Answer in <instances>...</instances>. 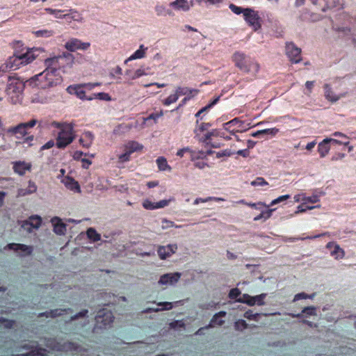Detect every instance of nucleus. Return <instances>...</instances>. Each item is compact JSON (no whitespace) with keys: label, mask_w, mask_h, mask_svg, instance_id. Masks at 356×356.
Segmentation results:
<instances>
[{"label":"nucleus","mask_w":356,"mask_h":356,"mask_svg":"<svg viewBox=\"0 0 356 356\" xmlns=\"http://www.w3.org/2000/svg\"><path fill=\"white\" fill-rule=\"evenodd\" d=\"M63 81L60 74H54L49 70H44L31 79V83L41 89H48L60 84Z\"/></svg>","instance_id":"nucleus-1"},{"label":"nucleus","mask_w":356,"mask_h":356,"mask_svg":"<svg viewBox=\"0 0 356 356\" xmlns=\"http://www.w3.org/2000/svg\"><path fill=\"white\" fill-rule=\"evenodd\" d=\"M52 124L60 129L56 142V145L58 148L64 149L72 143L75 138L74 125L72 124L54 122Z\"/></svg>","instance_id":"nucleus-2"},{"label":"nucleus","mask_w":356,"mask_h":356,"mask_svg":"<svg viewBox=\"0 0 356 356\" xmlns=\"http://www.w3.org/2000/svg\"><path fill=\"white\" fill-rule=\"evenodd\" d=\"M36 58L34 50L26 49L24 53H15L10 56L5 63V68L9 70H15L22 65H26L33 62Z\"/></svg>","instance_id":"nucleus-3"},{"label":"nucleus","mask_w":356,"mask_h":356,"mask_svg":"<svg viewBox=\"0 0 356 356\" xmlns=\"http://www.w3.org/2000/svg\"><path fill=\"white\" fill-rule=\"evenodd\" d=\"M235 65L245 73L255 75L259 70V65L250 56L241 51H236L232 56Z\"/></svg>","instance_id":"nucleus-4"},{"label":"nucleus","mask_w":356,"mask_h":356,"mask_svg":"<svg viewBox=\"0 0 356 356\" xmlns=\"http://www.w3.org/2000/svg\"><path fill=\"white\" fill-rule=\"evenodd\" d=\"M24 87L23 81L17 78L9 77L6 93L12 104H15L22 100V94Z\"/></svg>","instance_id":"nucleus-5"},{"label":"nucleus","mask_w":356,"mask_h":356,"mask_svg":"<svg viewBox=\"0 0 356 356\" xmlns=\"http://www.w3.org/2000/svg\"><path fill=\"white\" fill-rule=\"evenodd\" d=\"M243 18L249 26L257 31L261 27V18L259 15L258 11L252 8H246L243 13Z\"/></svg>","instance_id":"nucleus-6"},{"label":"nucleus","mask_w":356,"mask_h":356,"mask_svg":"<svg viewBox=\"0 0 356 356\" xmlns=\"http://www.w3.org/2000/svg\"><path fill=\"white\" fill-rule=\"evenodd\" d=\"M113 319L114 316L110 310L106 308L99 309L95 316L97 327L100 329H106L107 326L111 325L113 322Z\"/></svg>","instance_id":"nucleus-7"},{"label":"nucleus","mask_w":356,"mask_h":356,"mask_svg":"<svg viewBox=\"0 0 356 356\" xmlns=\"http://www.w3.org/2000/svg\"><path fill=\"white\" fill-rule=\"evenodd\" d=\"M44 10L46 13L50 15H54L56 18L58 19L70 18L77 21L80 18V14L74 9L60 10L53 9L51 8H44Z\"/></svg>","instance_id":"nucleus-8"},{"label":"nucleus","mask_w":356,"mask_h":356,"mask_svg":"<svg viewBox=\"0 0 356 356\" xmlns=\"http://www.w3.org/2000/svg\"><path fill=\"white\" fill-rule=\"evenodd\" d=\"M36 124H38L39 127L41 126V122H39L36 119H31L30 121L27 122L20 123L16 127L11 129V131L17 135V137H23L29 135L30 133L29 131V129L34 127Z\"/></svg>","instance_id":"nucleus-9"},{"label":"nucleus","mask_w":356,"mask_h":356,"mask_svg":"<svg viewBox=\"0 0 356 356\" xmlns=\"http://www.w3.org/2000/svg\"><path fill=\"white\" fill-rule=\"evenodd\" d=\"M305 0H296V6H301L305 3ZM312 3L319 6V9L325 12L327 9L336 7L339 4L338 0H311Z\"/></svg>","instance_id":"nucleus-10"},{"label":"nucleus","mask_w":356,"mask_h":356,"mask_svg":"<svg viewBox=\"0 0 356 356\" xmlns=\"http://www.w3.org/2000/svg\"><path fill=\"white\" fill-rule=\"evenodd\" d=\"M65 58L63 56H54L45 60V70H49L54 74H59L58 71L63 67Z\"/></svg>","instance_id":"nucleus-11"},{"label":"nucleus","mask_w":356,"mask_h":356,"mask_svg":"<svg viewBox=\"0 0 356 356\" xmlns=\"http://www.w3.org/2000/svg\"><path fill=\"white\" fill-rule=\"evenodd\" d=\"M286 54L289 60L294 63H298L302 60L301 49L293 42L286 44Z\"/></svg>","instance_id":"nucleus-12"},{"label":"nucleus","mask_w":356,"mask_h":356,"mask_svg":"<svg viewBox=\"0 0 356 356\" xmlns=\"http://www.w3.org/2000/svg\"><path fill=\"white\" fill-rule=\"evenodd\" d=\"M90 47V42H83L77 38L69 40L65 44V47L70 51L76 50H86Z\"/></svg>","instance_id":"nucleus-13"},{"label":"nucleus","mask_w":356,"mask_h":356,"mask_svg":"<svg viewBox=\"0 0 356 356\" xmlns=\"http://www.w3.org/2000/svg\"><path fill=\"white\" fill-rule=\"evenodd\" d=\"M67 91L72 95H75L78 98L82 100H92L93 97L86 96L85 88L82 84L71 85L67 87Z\"/></svg>","instance_id":"nucleus-14"},{"label":"nucleus","mask_w":356,"mask_h":356,"mask_svg":"<svg viewBox=\"0 0 356 356\" xmlns=\"http://www.w3.org/2000/svg\"><path fill=\"white\" fill-rule=\"evenodd\" d=\"M177 250V244H169L168 245H160L158 248L157 253L161 259H165L175 253Z\"/></svg>","instance_id":"nucleus-15"},{"label":"nucleus","mask_w":356,"mask_h":356,"mask_svg":"<svg viewBox=\"0 0 356 356\" xmlns=\"http://www.w3.org/2000/svg\"><path fill=\"white\" fill-rule=\"evenodd\" d=\"M12 164L14 172L20 176L24 175L27 171L30 172L32 168L31 163L25 161H14Z\"/></svg>","instance_id":"nucleus-16"},{"label":"nucleus","mask_w":356,"mask_h":356,"mask_svg":"<svg viewBox=\"0 0 356 356\" xmlns=\"http://www.w3.org/2000/svg\"><path fill=\"white\" fill-rule=\"evenodd\" d=\"M181 274L180 273H166L160 277L159 284L161 285L176 284L180 279Z\"/></svg>","instance_id":"nucleus-17"},{"label":"nucleus","mask_w":356,"mask_h":356,"mask_svg":"<svg viewBox=\"0 0 356 356\" xmlns=\"http://www.w3.org/2000/svg\"><path fill=\"white\" fill-rule=\"evenodd\" d=\"M171 200H162L157 202H152L149 200H145L143 202V207L148 210H153L163 208L169 204Z\"/></svg>","instance_id":"nucleus-18"},{"label":"nucleus","mask_w":356,"mask_h":356,"mask_svg":"<svg viewBox=\"0 0 356 356\" xmlns=\"http://www.w3.org/2000/svg\"><path fill=\"white\" fill-rule=\"evenodd\" d=\"M94 135L90 131H85L79 138L80 145L85 148H89L94 140Z\"/></svg>","instance_id":"nucleus-19"},{"label":"nucleus","mask_w":356,"mask_h":356,"mask_svg":"<svg viewBox=\"0 0 356 356\" xmlns=\"http://www.w3.org/2000/svg\"><path fill=\"white\" fill-rule=\"evenodd\" d=\"M51 222L54 225V231L56 234L59 235L65 234L66 232V225L61 221L60 218L58 217H54L51 219Z\"/></svg>","instance_id":"nucleus-20"},{"label":"nucleus","mask_w":356,"mask_h":356,"mask_svg":"<svg viewBox=\"0 0 356 356\" xmlns=\"http://www.w3.org/2000/svg\"><path fill=\"white\" fill-rule=\"evenodd\" d=\"M68 312H72V309L70 308L67 309H51L50 311H46L43 313L40 314V316H45L47 318H55L57 316H60Z\"/></svg>","instance_id":"nucleus-21"},{"label":"nucleus","mask_w":356,"mask_h":356,"mask_svg":"<svg viewBox=\"0 0 356 356\" xmlns=\"http://www.w3.org/2000/svg\"><path fill=\"white\" fill-rule=\"evenodd\" d=\"M327 248H334V250L331 251V255L334 257L336 259H339L343 258L345 255L344 250L340 248L338 244H336L332 242H330L327 244Z\"/></svg>","instance_id":"nucleus-22"},{"label":"nucleus","mask_w":356,"mask_h":356,"mask_svg":"<svg viewBox=\"0 0 356 356\" xmlns=\"http://www.w3.org/2000/svg\"><path fill=\"white\" fill-rule=\"evenodd\" d=\"M63 182L67 188L74 192L81 191L80 186L74 179L70 177H66L63 179Z\"/></svg>","instance_id":"nucleus-23"},{"label":"nucleus","mask_w":356,"mask_h":356,"mask_svg":"<svg viewBox=\"0 0 356 356\" xmlns=\"http://www.w3.org/2000/svg\"><path fill=\"white\" fill-rule=\"evenodd\" d=\"M7 248L9 250H13L14 251L21 250L22 252H24L26 254L28 255L31 254L33 251L32 247L20 243H10L7 245Z\"/></svg>","instance_id":"nucleus-24"},{"label":"nucleus","mask_w":356,"mask_h":356,"mask_svg":"<svg viewBox=\"0 0 356 356\" xmlns=\"http://www.w3.org/2000/svg\"><path fill=\"white\" fill-rule=\"evenodd\" d=\"M329 140H330L328 138H325L318 145V152L321 158L325 157L328 154L330 149Z\"/></svg>","instance_id":"nucleus-25"},{"label":"nucleus","mask_w":356,"mask_h":356,"mask_svg":"<svg viewBox=\"0 0 356 356\" xmlns=\"http://www.w3.org/2000/svg\"><path fill=\"white\" fill-rule=\"evenodd\" d=\"M279 132V129L277 128H270L262 130L257 131L252 133L251 135L254 138H260L264 135H270V136H275Z\"/></svg>","instance_id":"nucleus-26"},{"label":"nucleus","mask_w":356,"mask_h":356,"mask_svg":"<svg viewBox=\"0 0 356 356\" xmlns=\"http://www.w3.org/2000/svg\"><path fill=\"white\" fill-rule=\"evenodd\" d=\"M143 148V145H141L139 143L134 141V140L129 141L124 145L125 150H127L131 154L135 152H138V151L142 150Z\"/></svg>","instance_id":"nucleus-27"},{"label":"nucleus","mask_w":356,"mask_h":356,"mask_svg":"<svg viewBox=\"0 0 356 356\" xmlns=\"http://www.w3.org/2000/svg\"><path fill=\"white\" fill-rule=\"evenodd\" d=\"M133 127L134 125L131 123H122L113 129V134L115 135L124 134L129 132Z\"/></svg>","instance_id":"nucleus-28"},{"label":"nucleus","mask_w":356,"mask_h":356,"mask_svg":"<svg viewBox=\"0 0 356 356\" xmlns=\"http://www.w3.org/2000/svg\"><path fill=\"white\" fill-rule=\"evenodd\" d=\"M22 356H48L45 348L39 347L38 345L33 347L31 350Z\"/></svg>","instance_id":"nucleus-29"},{"label":"nucleus","mask_w":356,"mask_h":356,"mask_svg":"<svg viewBox=\"0 0 356 356\" xmlns=\"http://www.w3.org/2000/svg\"><path fill=\"white\" fill-rule=\"evenodd\" d=\"M176 93L178 95V97L182 95H187L188 97H193L195 95H197L199 92V90L197 89H190L187 87H177L176 90Z\"/></svg>","instance_id":"nucleus-30"},{"label":"nucleus","mask_w":356,"mask_h":356,"mask_svg":"<svg viewBox=\"0 0 356 356\" xmlns=\"http://www.w3.org/2000/svg\"><path fill=\"white\" fill-rule=\"evenodd\" d=\"M324 90L325 97L328 101L336 102L340 99L339 96L334 94L329 84L326 83L324 85Z\"/></svg>","instance_id":"nucleus-31"},{"label":"nucleus","mask_w":356,"mask_h":356,"mask_svg":"<svg viewBox=\"0 0 356 356\" xmlns=\"http://www.w3.org/2000/svg\"><path fill=\"white\" fill-rule=\"evenodd\" d=\"M170 5L177 10H182L184 11H187L190 8L187 0H176L171 2Z\"/></svg>","instance_id":"nucleus-32"},{"label":"nucleus","mask_w":356,"mask_h":356,"mask_svg":"<svg viewBox=\"0 0 356 356\" xmlns=\"http://www.w3.org/2000/svg\"><path fill=\"white\" fill-rule=\"evenodd\" d=\"M225 315L226 312L223 311H220L218 313L214 314L212 318L211 319L209 326L212 327L216 325H222L225 323V321L220 319V318L224 317L225 316Z\"/></svg>","instance_id":"nucleus-33"},{"label":"nucleus","mask_w":356,"mask_h":356,"mask_svg":"<svg viewBox=\"0 0 356 356\" xmlns=\"http://www.w3.org/2000/svg\"><path fill=\"white\" fill-rule=\"evenodd\" d=\"M42 223V219L40 216H31L29 219L24 222L23 227L25 225H30L32 228H38Z\"/></svg>","instance_id":"nucleus-34"},{"label":"nucleus","mask_w":356,"mask_h":356,"mask_svg":"<svg viewBox=\"0 0 356 356\" xmlns=\"http://www.w3.org/2000/svg\"><path fill=\"white\" fill-rule=\"evenodd\" d=\"M238 124H241L242 122L238 118H235L233 120L225 123L223 124V127L226 131H228L229 132H234L238 131V130L234 128V127L236 126Z\"/></svg>","instance_id":"nucleus-35"},{"label":"nucleus","mask_w":356,"mask_h":356,"mask_svg":"<svg viewBox=\"0 0 356 356\" xmlns=\"http://www.w3.org/2000/svg\"><path fill=\"white\" fill-rule=\"evenodd\" d=\"M316 308L314 306L306 307L302 310V312L300 314L293 315V316L296 318H301L303 316V315H305L307 316H315L316 315Z\"/></svg>","instance_id":"nucleus-36"},{"label":"nucleus","mask_w":356,"mask_h":356,"mask_svg":"<svg viewBox=\"0 0 356 356\" xmlns=\"http://www.w3.org/2000/svg\"><path fill=\"white\" fill-rule=\"evenodd\" d=\"M156 163L158 168L161 171H165L166 170H170L171 167L168 164L166 159L163 156H159L156 159Z\"/></svg>","instance_id":"nucleus-37"},{"label":"nucleus","mask_w":356,"mask_h":356,"mask_svg":"<svg viewBox=\"0 0 356 356\" xmlns=\"http://www.w3.org/2000/svg\"><path fill=\"white\" fill-rule=\"evenodd\" d=\"M143 44H141L140 46V48L136 50L127 60L126 62H127L128 60H135V59H140V58H142L145 56V50L147 49V48L145 49H143Z\"/></svg>","instance_id":"nucleus-38"},{"label":"nucleus","mask_w":356,"mask_h":356,"mask_svg":"<svg viewBox=\"0 0 356 356\" xmlns=\"http://www.w3.org/2000/svg\"><path fill=\"white\" fill-rule=\"evenodd\" d=\"M87 236L93 242L99 241L101 239V235L92 227L88 229Z\"/></svg>","instance_id":"nucleus-39"},{"label":"nucleus","mask_w":356,"mask_h":356,"mask_svg":"<svg viewBox=\"0 0 356 356\" xmlns=\"http://www.w3.org/2000/svg\"><path fill=\"white\" fill-rule=\"evenodd\" d=\"M157 305L162 306L163 307L159 309H148L147 311H152V312H159V311H163V310H170L173 307L172 303L170 302H158Z\"/></svg>","instance_id":"nucleus-40"},{"label":"nucleus","mask_w":356,"mask_h":356,"mask_svg":"<svg viewBox=\"0 0 356 356\" xmlns=\"http://www.w3.org/2000/svg\"><path fill=\"white\" fill-rule=\"evenodd\" d=\"M155 11L158 16H165L172 15V11L167 9L164 6L157 5L155 7Z\"/></svg>","instance_id":"nucleus-41"},{"label":"nucleus","mask_w":356,"mask_h":356,"mask_svg":"<svg viewBox=\"0 0 356 356\" xmlns=\"http://www.w3.org/2000/svg\"><path fill=\"white\" fill-rule=\"evenodd\" d=\"M188 153L190 154V158L192 161L203 159L205 157L204 152L203 151L196 152L191 149V152H188Z\"/></svg>","instance_id":"nucleus-42"},{"label":"nucleus","mask_w":356,"mask_h":356,"mask_svg":"<svg viewBox=\"0 0 356 356\" xmlns=\"http://www.w3.org/2000/svg\"><path fill=\"white\" fill-rule=\"evenodd\" d=\"M34 34L36 37L49 38L54 35V31L51 30L43 29L36 31L34 32Z\"/></svg>","instance_id":"nucleus-43"},{"label":"nucleus","mask_w":356,"mask_h":356,"mask_svg":"<svg viewBox=\"0 0 356 356\" xmlns=\"http://www.w3.org/2000/svg\"><path fill=\"white\" fill-rule=\"evenodd\" d=\"M179 99L178 95L175 92V94L170 95L166 99L163 101V104L165 106H169L172 103H175Z\"/></svg>","instance_id":"nucleus-44"},{"label":"nucleus","mask_w":356,"mask_h":356,"mask_svg":"<svg viewBox=\"0 0 356 356\" xmlns=\"http://www.w3.org/2000/svg\"><path fill=\"white\" fill-rule=\"evenodd\" d=\"M315 293H312V295H308L305 293V292L299 293L295 295L293 301H297L302 299H313L315 296Z\"/></svg>","instance_id":"nucleus-45"},{"label":"nucleus","mask_w":356,"mask_h":356,"mask_svg":"<svg viewBox=\"0 0 356 356\" xmlns=\"http://www.w3.org/2000/svg\"><path fill=\"white\" fill-rule=\"evenodd\" d=\"M248 323L245 320L239 319L236 321L234 323V327L236 330H243L244 329L248 328Z\"/></svg>","instance_id":"nucleus-46"},{"label":"nucleus","mask_w":356,"mask_h":356,"mask_svg":"<svg viewBox=\"0 0 356 356\" xmlns=\"http://www.w3.org/2000/svg\"><path fill=\"white\" fill-rule=\"evenodd\" d=\"M268 184V182L261 177H257L251 182V185L254 186H262Z\"/></svg>","instance_id":"nucleus-47"},{"label":"nucleus","mask_w":356,"mask_h":356,"mask_svg":"<svg viewBox=\"0 0 356 356\" xmlns=\"http://www.w3.org/2000/svg\"><path fill=\"white\" fill-rule=\"evenodd\" d=\"M90 97H95V99H99L104 100V101L111 100L110 95L106 92L94 93Z\"/></svg>","instance_id":"nucleus-48"},{"label":"nucleus","mask_w":356,"mask_h":356,"mask_svg":"<svg viewBox=\"0 0 356 356\" xmlns=\"http://www.w3.org/2000/svg\"><path fill=\"white\" fill-rule=\"evenodd\" d=\"M229 9L236 15L243 14L245 11V8H243L241 7L237 6L234 3H230L229 6Z\"/></svg>","instance_id":"nucleus-49"},{"label":"nucleus","mask_w":356,"mask_h":356,"mask_svg":"<svg viewBox=\"0 0 356 356\" xmlns=\"http://www.w3.org/2000/svg\"><path fill=\"white\" fill-rule=\"evenodd\" d=\"M241 294V291L238 288L232 289L229 292V298L230 299H238Z\"/></svg>","instance_id":"nucleus-50"},{"label":"nucleus","mask_w":356,"mask_h":356,"mask_svg":"<svg viewBox=\"0 0 356 356\" xmlns=\"http://www.w3.org/2000/svg\"><path fill=\"white\" fill-rule=\"evenodd\" d=\"M0 323H3V325L6 328H12L15 324V321L13 320H10L5 318L3 317H0Z\"/></svg>","instance_id":"nucleus-51"},{"label":"nucleus","mask_w":356,"mask_h":356,"mask_svg":"<svg viewBox=\"0 0 356 356\" xmlns=\"http://www.w3.org/2000/svg\"><path fill=\"white\" fill-rule=\"evenodd\" d=\"M266 293H261L260 295L255 296V298H254L255 305H257L259 306L264 305L265 304L264 299L266 298Z\"/></svg>","instance_id":"nucleus-52"},{"label":"nucleus","mask_w":356,"mask_h":356,"mask_svg":"<svg viewBox=\"0 0 356 356\" xmlns=\"http://www.w3.org/2000/svg\"><path fill=\"white\" fill-rule=\"evenodd\" d=\"M290 197H291V196H290L289 195H281V196L278 197L277 198H276V199L273 200L270 202V205H268V206H269V207H270V206H273V205H275V204H278V203H280V202H283V201H285V200H286L289 199V198H290Z\"/></svg>","instance_id":"nucleus-53"},{"label":"nucleus","mask_w":356,"mask_h":356,"mask_svg":"<svg viewBox=\"0 0 356 356\" xmlns=\"http://www.w3.org/2000/svg\"><path fill=\"white\" fill-rule=\"evenodd\" d=\"M259 315L257 313L253 314L252 311L249 309L244 313L243 316L249 320H257Z\"/></svg>","instance_id":"nucleus-54"},{"label":"nucleus","mask_w":356,"mask_h":356,"mask_svg":"<svg viewBox=\"0 0 356 356\" xmlns=\"http://www.w3.org/2000/svg\"><path fill=\"white\" fill-rule=\"evenodd\" d=\"M88 313V309H83L79 313L76 314L75 315L72 316L70 318L71 321H75L78 319L80 317H84L86 316Z\"/></svg>","instance_id":"nucleus-55"},{"label":"nucleus","mask_w":356,"mask_h":356,"mask_svg":"<svg viewBox=\"0 0 356 356\" xmlns=\"http://www.w3.org/2000/svg\"><path fill=\"white\" fill-rule=\"evenodd\" d=\"M145 74H146V73L145 72V70L143 69H138L134 72V73L133 74L131 79L132 80L136 79H138L143 75H145Z\"/></svg>","instance_id":"nucleus-56"},{"label":"nucleus","mask_w":356,"mask_h":356,"mask_svg":"<svg viewBox=\"0 0 356 356\" xmlns=\"http://www.w3.org/2000/svg\"><path fill=\"white\" fill-rule=\"evenodd\" d=\"M130 156L131 154L129 153L127 150H125V152L124 154H122L118 156V159L120 162H127L130 160Z\"/></svg>","instance_id":"nucleus-57"},{"label":"nucleus","mask_w":356,"mask_h":356,"mask_svg":"<svg viewBox=\"0 0 356 356\" xmlns=\"http://www.w3.org/2000/svg\"><path fill=\"white\" fill-rule=\"evenodd\" d=\"M36 191H37V186L35 185V184L32 181H29L26 193L31 194V193H35Z\"/></svg>","instance_id":"nucleus-58"},{"label":"nucleus","mask_w":356,"mask_h":356,"mask_svg":"<svg viewBox=\"0 0 356 356\" xmlns=\"http://www.w3.org/2000/svg\"><path fill=\"white\" fill-rule=\"evenodd\" d=\"M82 86L85 88V89L91 90L95 87L101 86V83H83Z\"/></svg>","instance_id":"nucleus-59"},{"label":"nucleus","mask_w":356,"mask_h":356,"mask_svg":"<svg viewBox=\"0 0 356 356\" xmlns=\"http://www.w3.org/2000/svg\"><path fill=\"white\" fill-rule=\"evenodd\" d=\"M232 153L229 149H225L220 152H217L216 157L220 158L222 156H231Z\"/></svg>","instance_id":"nucleus-60"},{"label":"nucleus","mask_w":356,"mask_h":356,"mask_svg":"<svg viewBox=\"0 0 356 356\" xmlns=\"http://www.w3.org/2000/svg\"><path fill=\"white\" fill-rule=\"evenodd\" d=\"M330 140H329V144L330 143H333V144H339V145H347L349 144V141L348 140H337V139H334V138H329Z\"/></svg>","instance_id":"nucleus-61"},{"label":"nucleus","mask_w":356,"mask_h":356,"mask_svg":"<svg viewBox=\"0 0 356 356\" xmlns=\"http://www.w3.org/2000/svg\"><path fill=\"white\" fill-rule=\"evenodd\" d=\"M249 296L250 295H248L247 293L243 294L242 296H240L237 299V302L247 304V302L248 301Z\"/></svg>","instance_id":"nucleus-62"},{"label":"nucleus","mask_w":356,"mask_h":356,"mask_svg":"<svg viewBox=\"0 0 356 356\" xmlns=\"http://www.w3.org/2000/svg\"><path fill=\"white\" fill-rule=\"evenodd\" d=\"M163 115V111H161L160 112H157V113H153L152 114H150L148 117V119H152V120H157L158 118H159L160 117H161Z\"/></svg>","instance_id":"nucleus-63"},{"label":"nucleus","mask_w":356,"mask_h":356,"mask_svg":"<svg viewBox=\"0 0 356 356\" xmlns=\"http://www.w3.org/2000/svg\"><path fill=\"white\" fill-rule=\"evenodd\" d=\"M82 168L85 169H88L89 166L92 164V161L88 159H82Z\"/></svg>","instance_id":"nucleus-64"}]
</instances>
